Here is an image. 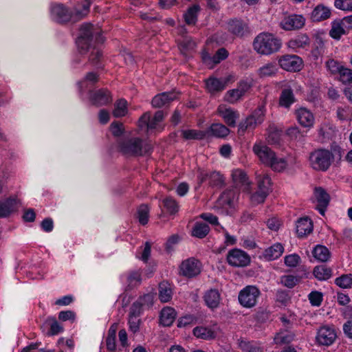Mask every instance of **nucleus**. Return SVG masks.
Instances as JSON below:
<instances>
[{"mask_svg": "<svg viewBox=\"0 0 352 352\" xmlns=\"http://www.w3.org/2000/svg\"><path fill=\"white\" fill-rule=\"evenodd\" d=\"M100 33L99 28L95 27L91 23H84L80 26L79 36L76 41L80 54H85L90 49H93L89 60L93 65L98 67H100L99 63L102 54L96 48V44L102 43L104 41Z\"/></svg>", "mask_w": 352, "mask_h": 352, "instance_id": "1", "label": "nucleus"}, {"mask_svg": "<svg viewBox=\"0 0 352 352\" xmlns=\"http://www.w3.org/2000/svg\"><path fill=\"white\" fill-rule=\"evenodd\" d=\"M118 149L126 157H142L150 155L153 146L146 139L131 134L124 135L117 140Z\"/></svg>", "mask_w": 352, "mask_h": 352, "instance_id": "2", "label": "nucleus"}, {"mask_svg": "<svg viewBox=\"0 0 352 352\" xmlns=\"http://www.w3.org/2000/svg\"><path fill=\"white\" fill-rule=\"evenodd\" d=\"M253 151L264 164L270 166L275 171H282L287 166V162L283 157H278L267 146L258 143L253 146Z\"/></svg>", "mask_w": 352, "mask_h": 352, "instance_id": "3", "label": "nucleus"}, {"mask_svg": "<svg viewBox=\"0 0 352 352\" xmlns=\"http://www.w3.org/2000/svg\"><path fill=\"white\" fill-rule=\"evenodd\" d=\"M281 45V41L268 32L258 34L253 41L254 50L262 55L274 54L280 50Z\"/></svg>", "mask_w": 352, "mask_h": 352, "instance_id": "4", "label": "nucleus"}, {"mask_svg": "<svg viewBox=\"0 0 352 352\" xmlns=\"http://www.w3.org/2000/svg\"><path fill=\"white\" fill-rule=\"evenodd\" d=\"M334 159L332 152L325 148H318L309 154V163L311 168L318 171H327Z\"/></svg>", "mask_w": 352, "mask_h": 352, "instance_id": "5", "label": "nucleus"}, {"mask_svg": "<svg viewBox=\"0 0 352 352\" xmlns=\"http://www.w3.org/2000/svg\"><path fill=\"white\" fill-rule=\"evenodd\" d=\"M239 192L235 189L225 190L219 197L215 207L221 210L222 213L229 214V210L234 208L238 200Z\"/></svg>", "mask_w": 352, "mask_h": 352, "instance_id": "6", "label": "nucleus"}, {"mask_svg": "<svg viewBox=\"0 0 352 352\" xmlns=\"http://www.w3.org/2000/svg\"><path fill=\"white\" fill-rule=\"evenodd\" d=\"M261 292L259 289L252 285L246 286L239 294L240 304L246 308H251L256 305Z\"/></svg>", "mask_w": 352, "mask_h": 352, "instance_id": "7", "label": "nucleus"}, {"mask_svg": "<svg viewBox=\"0 0 352 352\" xmlns=\"http://www.w3.org/2000/svg\"><path fill=\"white\" fill-rule=\"evenodd\" d=\"M264 117L265 115L262 108H257L244 121L239 123L238 133L243 134L248 129H255L257 125L261 124L264 121Z\"/></svg>", "mask_w": 352, "mask_h": 352, "instance_id": "8", "label": "nucleus"}, {"mask_svg": "<svg viewBox=\"0 0 352 352\" xmlns=\"http://www.w3.org/2000/svg\"><path fill=\"white\" fill-rule=\"evenodd\" d=\"M227 261L233 267H243L250 264V256L245 252L235 248L228 252Z\"/></svg>", "mask_w": 352, "mask_h": 352, "instance_id": "9", "label": "nucleus"}, {"mask_svg": "<svg viewBox=\"0 0 352 352\" xmlns=\"http://www.w3.org/2000/svg\"><path fill=\"white\" fill-rule=\"evenodd\" d=\"M180 274L187 278H193L199 275L201 270V264L199 260L191 257L181 263Z\"/></svg>", "mask_w": 352, "mask_h": 352, "instance_id": "10", "label": "nucleus"}, {"mask_svg": "<svg viewBox=\"0 0 352 352\" xmlns=\"http://www.w3.org/2000/svg\"><path fill=\"white\" fill-rule=\"evenodd\" d=\"M52 19L59 23L68 22L72 18V12L62 3L53 4L51 6Z\"/></svg>", "mask_w": 352, "mask_h": 352, "instance_id": "11", "label": "nucleus"}, {"mask_svg": "<svg viewBox=\"0 0 352 352\" xmlns=\"http://www.w3.org/2000/svg\"><path fill=\"white\" fill-rule=\"evenodd\" d=\"M280 67L289 72H297L301 69L302 59L296 55H285L278 60Z\"/></svg>", "mask_w": 352, "mask_h": 352, "instance_id": "12", "label": "nucleus"}, {"mask_svg": "<svg viewBox=\"0 0 352 352\" xmlns=\"http://www.w3.org/2000/svg\"><path fill=\"white\" fill-rule=\"evenodd\" d=\"M336 338V333L333 328L323 326L318 330L316 338L318 344L329 346L333 343Z\"/></svg>", "mask_w": 352, "mask_h": 352, "instance_id": "13", "label": "nucleus"}, {"mask_svg": "<svg viewBox=\"0 0 352 352\" xmlns=\"http://www.w3.org/2000/svg\"><path fill=\"white\" fill-rule=\"evenodd\" d=\"M228 32L238 37H243L250 34L247 23L241 19H231L228 23Z\"/></svg>", "mask_w": 352, "mask_h": 352, "instance_id": "14", "label": "nucleus"}, {"mask_svg": "<svg viewBox=\"0 0 352 352\" xmlns=\"http://www.w3.org/2000/svg\"><path fill=\"white\" fill-rule=\"evenodd\" d=\"M90 101L93 105L100 107L111 103L113 98L107 89H100L90 94Z\"/></svg>", "mask_w": 352, "mask_h": 352, "instance_id": "15", "label": "nucleus"}, {"mask_svg": "<svg viewBox=\"0 0 352 352\" xmlns=\"http://www.w3.org/2000/svg\"><path fill=\"white\" fill-rule=\"evenodd\" d=\"M305 19L302 15L291 14L280 22V27L285 30H295L305 25Z\"/></svg>", "mask_w": 352, "mask_h": 352, "instance_id": "16", "label": "nucleus"}, {"mask_svg": "<svg viewBox=\"0 0 352 352\" xmlns=\"http://www.w3.org/2000/svg\"><path fill=\"white\" fill-rule=\"evenodd\" d=\"M199 184H202L207 180L209 181V184L212 186H221L223 184V180L222 175L216 171L213 172H201L198 176Z\"/></svg>", "mask_w": 352, "mask_h": 352, "instance_id": "17", "label": "nucleus"}, {"mask_svg": "<svg viewBox=\"0 0 352 352\" xmlns=\"http://www.w3.org/2000/svg\"><path fill=\"white\" fill-rule=\"evenodd\" d=\"M177 94L175 91L163 92L156 95L152 100V105L155 108H160L168 105L171 101L175 100Z\"/></svg>", "mask_w": 352, "mask_h": 352, "instance_id": "18", "label": "nucleus"}, {"mask_svg": "<svg viewBox=\"0 0 352 352\" xmlns=\"http://www.w3.org/2000/svg\"><path fill=\"white\" fill-rule=\"evenodd\" d=\"M232 176L235 188L241 189L243 191L249 190L250 182L244 171L236 169L232 172Z\"/></svg>", "mask_w": 352, "mask_h": 352, "instance_id": "19", "label": "nucleus"}, {"mask_svg": "<svg viewBox=\"0 0 352 352\" xmlns=\"http://www.w3.org/2000/svg\"><path fill=\"white\" fill-rule=\"evenodd\" d=\"M218 111L228 126L234 127L236 126V120L239 118V113L237 111L231 108H219Z\"/></svg>", "mask_w": 352, "mask_h": 352, "instance_id": "20", "label": "nucleus"}, {"mask_svg": "<svg viewBox=\"0 0 352 352\" xmlns=\"http://www.w3.org/2000/svg\"><path fill=\"white\" fill-rule=\"evenodd\" d=\"M296 118L299 124L303 127H311L314 123V117L312 113L305 108H300L296 111Z\"/></svg>", "mask_w": 352, "mask_h": 352, "instance_id": "21", "label": "nucleus"}, {"mask_svg": "<svg viewBox=\"0 0 352 352\" xmlns=\"http://www.w3.org/2000/svg\"><path fill=\"white\" fill-rule=\"evenodd\" d=\"M313 230V223L308 217L299 219L296 222V233L299 237L310 234Z\"/></svg>", "mask_w": 352, "mask_h": 352, "instance_id": "22", "label": "nucleus"}, {"mask_svg": "<svg viewBox=\"0 0 352 352\" xmlns=\"http://www.w3.org/2000/svg\"><path fill=\"white\" fill-rule=\"evenodd\" d=\"M228 81V80L209 78L206 80V87L210 93L214 94L223 91L226 88Z\"/></svg>", "mask_w": 352, "mask_h": 352, "instance_id": "23", "label": "nucleus"}, {"mask_svg": "<svg viewBox=\"0 0 352 352\" xmlns=\"http://www.w3.org/2000/svg\"><path fill=\"white\" fill-rule=\"evenodd\" d=\"M176 311L172 307H165L160 313V322L164 327H170L176 318Z\"/></svg>", "mask_w": 352, "mask_h": 352, "instance_id": "24", "label": "nucleus"}, {"mask_svg": "<svg viewBox=\"0 0 352 352\" xmlns=\"http://www.w3.org/2000/svg\"><path fill=\"white\" fill-rule=\"evenodd\" d=\"M284 252L283 246L279 243H275L265 250L263 256L267 261H273L279 258Z\"/></svg>", "mask_w": 352, "mask_h": 352, "instance_id": "25", "label": "nucleus"}, {"mask_svg": "<svg viewBox=\"0 0 352 352\" xmlns=\"http://www.w3.org/2000/svg\"><path fill=\"white\" fill-rule=\"evenodd\" d=\"M206 305L211 308H217L220 302V294L216 289H210L208 290L204 296Z\"/></svg>", "mask_w": 352, "mask_h": 352, "instance_id": "26", "label": "nucleus"}, {"mask_svg": "<svg viewBox=\"0 0 352 352\" xmlns=\"http://www.w3.org/2000/svg\"><path fill=\"white\" fill-rule=\"evenodd\" d=\"M331 10L323 5L317 6L311 12V19L313 21H321L329 19Z\"/></svg>", "mask_w": 352, "mask_h": 352, "instance_id": "27", "label": "nucleus"}, {"mask_svg": "<svg viewBox=\"0 0 352 352\" xmlns=\"http://www.w3.org/2000/svg\"><path fill=\"white\" fill-rule=\"evenodd\" d=\"M142 283V275L139 270L129 272L126 277V286L125 291H131L140 285Z\"/></svg>", "mask_w": 352, "mask_h": 352, "instance_id": "28", "label": "nucleus"}, {"mask_svg": "<svg viewBox=\"0 0 352 352\" xmlns=\"http://www.w3.org/2000/svg\"><path fill=\"white\" fill-rule=\"evenodd\" d=\"M230 132V129L223 124L214 123L211 124L209 130L206 133V134L210 133L212 136L216 138H224L228 135Z\"/></svg>", "mask_w": 352, "mask_h": 352, "instance_id": "29", "label": "nucleus"}, {"mask_svg": "<svg viewBox=\"0 0 352 352\" xmlns=\"http://www.w3.org/2000/svg\"><path fill=\"white\" fill-rule=\"evenodd\" d=\"M313 256L318 261L327 262L331 256L329 249L322 245H317L312 250Z\"/></svg>", "mask_w": 352, "mask_h": 352, "instance_id": "30", "label": "nucleus"}, {"mask_svg": "<svg viewBox=\"0 0 352 352\" xmlns=\"http://www.w3.org/2000/svg\"><path fill=\"white\" fill-rule=\"evenodd\" d=\"M295 101L296 99L291 89H284L282 90L279 98L280 106L288 109Z\"/></svg>", "mask_w": 352, "mask_h": 352, "instance_id": "31", "label": "nucleus"}, {"mask_svg": "<svg viewBox=\"0 0 352 352\" xmlns=\"http://www.w3.org/2000/svg\"><path fill=\"white\" fill-rule=\"evenodd\" d=\"M310 39L307 34H301L291 39L288 42V46L292 49L305 48L309 45Z\"/></svg>", "mask_w": 352, "mask_h": 352, "instance_id": "32", "label": "nucleus"}, {"mask_svg": "<svg viewBox=\"0 0 352 352\" xmlns=\"http://www.w3.org/2000/svg\"><path fill=\"white\" fill-rule=\"evenodd\" d=\"M348 34L342 24L340 19L335 20L331 23V28L329 31L331 37L336 40H339L342 35Z\"/></svg>", "mask_w": 352, "mask_h": 352, "instance_id": "33", "label": "nucleus"}, {"mask_svg": "<svg viewBox=\"0 0 352 352\" xmlns=\"http://www.w3.org/2000/svg\"><path fill=\"white\" fill-rule=\"evenodd\" d=\"M282 131L275 126H270L268 129L267 138V142L271 145H280L281 142Z\"/></svg>", "mask_w": 352, "mask_h": 352, "instance_id": "34", "label": "nucleus"}, {"mask_svg": "<svg viewBox=\"0 0 352 352\" xmlns=\"http://www.w3.org/2000/svg\"><path fill=\"white\" fill-rule=\"evenodd\" d=\"M200 11L199 5L195 4L190 7L184 14V19L186 24L195 25L197 21V15Z\"/></svg>", "mask_w": 352, "mask_h": 352, "instance_id": "35", "label": "nucleus"}, {"mask_svg": "<svg viewBox=\"0 0 352 352\" xmlns=\"http://www.w3.org/2000/svg\"><path fill=\"white\" fill-rule=\"evenodd\" d=\"M314 276L319 280H327L332 276V270L326 265L316 266L313 271Z\"/></svg>", "mask_w": 352, "mask_h": 352, "instance_id": "36", "label": "nucleus"}, {"mask_svg": "<svg viewBox=\"0 0 352 352\" xmlns=\"http://www.w3.org/2000/svg\"><path fill=\"white\" fill-rule=\"evenodd\" d=\"M173 296L172 289L166 282H162L159 285V298L162 302H167Z\"/></svg>", "mask_w": 352, "mask_h": 352, "instance_id": "37", "label": "nucleus"}, {"mask_svg": "<svg viewBox=\"0 0 352 352\" xmlns=\"http://www.w3.org/2000/svg\"><path fill=\"white\" fill-rule=\"evenodd\" d=\"M239 347L245 352H264L263 348L254 341L240 340Z\"/></svg>", "mask_w": 352, "mask_h": 352, "instance_id": "38", "label": "nucleus"}, {"mask_svg": "<svg viewBox=\"0 0 352 352\" xmlns=\"http://www.w3.org/2000/svg\"><path fill=\"white\" fill-rule=\"evenodd\" d=\"M210 231V227L206 223L197 222L192 231V235L193 236L203 239L204 238Z\"/></svg>", "mask_w": 352, "mask_h": 352, "instance_id": "39", "label": "nucleus"}, {"mask_svg": "<svg viewBox=\"0 0 352 352\" xmlns=\"http://www.w3.org/2000/svg\"><path fill=\"white\" fill-rule=\"evenodd\" d=\"M193 334L197 338L204 340H210L215 337V333L212 330L204 327H195L193 329Z\"/></svg>", "mask_w": 352, "mask_h": 352, "instance_id": "40", "label": "nucleus"}, {"mask_svg": "<svg viewBox=\"0 0 352 352\" xmlns=\"http://www.w3.org/2000/svg\"><path fill=\"white\" fill-rule=\"evenodd\" d=\"M278 71L276 64L268 63L258 69V75L261 77H267L274 75Z\"/></svg>", "mask_w": 352, "mask_h": 352, "instance_id": "41", "label": "nucleus"}, {"mask_svg": "<svg viewBox=\"0 0 352 352\" xmlns=\"http://www.w3.org/2000/svg\"><path fill=\"white\" fill-rule=\"evenodd\" d=\"M314 195L316 198L318 204H320V206L329 205L330 197L324 188L321 187L316 188Z\"/></svg>", "mask_w": 352, "mask_h": 352, "instance_id": "42", "label": "nucleus"}, {"mask_svg": "<svg viewBox=\"0 0 352 352\" xmlns=\"http://www.w3.org/2000/svg\"><path fill=\"white\" fill-rule=\"evenodd\" d=\"M15 201L14 199H7L4 201H0V218L6 217L13 210Z\"/></svg>", "mask_w": 352, "mask_h": 352, "instance_id": "43", "label": "nucleus"}, {"mask_svg": "<svg viewBox=\"0 0 352 352\" xmlns=\"http://www.w3.org/2000/svg\"><path fill=\"white\" fill-rule=\"evenodd\" d=\"M126 100L124 99H120L115 103V108L113 111V115L116 118H120L124 116L127 113Z\"/></svg>", "mask_w": 352, "mask_h": 352, "instance_id": "44", "label": "nucleus"}, {"mask_svg": "<svg viewBox=\"0 0 352 352\" xmlns=\"http://www.w3.org/2000/svg\"><path fill=\"white\" fill-rule=\"evenodd\" d=\"M206 135V133L202 131L192 129L182 131V137L186 140H202Z\"/></svg>", "mask_w": 352, "mask_h": 352, "instance_id": "45", "label": "nucleus"}, {"mask_svg": "<svg viewBox=\"0 0 352 352\" xmlns=\"http://www.w3.org/2000/svg\"><path fill=\"white\" fill-rule=\"evenodd\" d=\"M163 206L167 212L170 214H174L179 210L177 202L170 197H166L163 200Z\"/></svg>", "mask_w": 352, "mask_h": 352, "instance_id": "46", "label": "nucleus"}, {"mask_svg": "<svg viewBox=\"0 0 352 352\" xmlns=\"http://www.w3.org/2000/svg\"><path fill=\"white\" fill-rule=\"evenodd\" d=\"M294 338V335L290 332H280L274 337V342L277 344H288Z\"/></svg>", "mask_w": 352, "mask_h": 352, "instance_id": "47", "label": "nucleus"}, {"mask_svg": "<svg viewBox=\"0 0 352 352\" xmlns=\"http://www.w3.org/2000/svg\"><path fill=\"white\" fill-rule=\"evenodd\" d=\"M148 213L149 208L148 206L146 204H142L140 206L138 210V218L139 222L144 226L148 221Z\"/></svg>", "mask_w": 352, "mask_h": 352, "instance_id": "48", "label": "nucleus"}, {"mask_svg": "<svg viewBox=\"0 0 352 352\" xmlns=\"http://www.w3.org/2000/svg\"><path fill=\"white\" fill-rule=\"evenodd\" d=\"M46 323L50 326V329L47 333L48 336L57 335L63 331V327L54 318H48L46 320Z\"/></svg>", "mask_w": 352, "mask_h": 352, "instance_id": "49", "label": "nucleus"}, {"mask_svg": "<svg viewBox=\"0 0 352 352\" xmlns=\"http://www.w3.org/2000/svg\"><path fill=\"white\" fill-rule=\"evenodd\" d=\"M335 283L342 288H351L352 287V274H344L336 278Z\"/></svg>", "mask_w": 352, "mask_h": 352, "instance_id": "50", "label": "nucleus"}, {"mask_svg": "<svg viewBox=\"0 0 352 352\" xmlns=\"http://www.w3.org/2000/svg\"><path fill=\"white\" fill-rule=\"evenodd\" d=\"M243 96V95H242L241 91H239V89L236 88L227 91L225 96V100L227 102L233 104L237 102Z\"/></svg>", "mask_w": 352, "mask_h": 352, "instance_id": "51", "label": "nucleus"}, {"mask_svg": "<svg viewBox=\"0 0 352 352\" xmlns=\"http://www.w3.org/2000/svg\"><path fill=\"white\" fill-rule=\"evenodd\" d=\"M297 282V278L292 275H285L280 278V283L289 289L294 287Z\"/></svg>", "mask_w": 352, "mask_h": 352, "instance_id": "52", "label": "nucleus"}, {"mask_svg": "<svg viewBox=\"0 0 352 352\" xmlns=\"http://www.w3.org/2000/svg\"><path fill=\"white\" fill-rule=\"evenodd\" d=\"M228 52L224 47L219 49L212 57V63H219L221 60H225L228 56Z\"/></svg>", "mask_w": 352, "mask_h": 352, "instance_id": "53", "label": "nucleus"}, {"mask_svg": "<svg viewBox=\"0 0 352 352\" xmlns=\"http://www.w3.org/2000/svg\"><path fill=\"white\" fill-rule=\"evenodd\" d=\"M340 80L343 83H351L352 82V69L344 67L342 66L340 72Z\"/></svg>", "mask_w": 352, "mask_h": 352, "instance_id": "54", "label": "nucleus"}, {"mask_svg": "<svg viewBox=\"0 0 352 352\" xmlns=\"http://www.w3.org/2000/svg\"><path fill=\"white\" fill-rule=\"evenodd\" d=\"M268 194H266V190H258L255 193L251 195V201L254 204H258L264 202Z\"/></svg>", "mask_w": 352, "mask_h": 352, "instance_id": "55", "label": "nucleus"}, {"mask_svg": "<svg viewBox=\"0 0 352 352\" xmlns=\"http://www.w3.org/2000/svg\"><path fill=\"white\" fill-rule=\"evenodd\" d=\"M309 300L311 305L318 307L322 301V294L320 292H311L309 294Z\"/></svg>", "mask_w": 352, "mask_h": 352, "instance_id": "56", "label": "nucleus"}, {"mask_svg": "<svg viewBox=\"0 0 352 352\" xmlns=\"http://www.w3.org/2000/svg\"><path fill=\"white\" fill-rule=\"evenodd\" d=\"M334 6L340 10L352 11V0H335Z\"/></svg>", "mask_w": 352, "mask_h": 352, "instance_id": "57", "label": "nucleus"}, {"mask_svg": "<svg viewBox=\"0 0 352 352\" xmlns=\"http://www.w3.org/2000/svg\"><path fill=\"white\" fill-rule=\"evenodd\" d=\"M142 307L141 302L138 300L134 302L130 308L129 317L138 318L142 312Z\"/></svg>", "mask_w": 352, "mask_h": 352, "instance_id": "58", "label": "nucleus"}, {"mask_svg": "<svg viewBox=\"0 0 352 352\" xmlns=\"http://www.w3.org/2000/svg\"><path fill=\"white\" fill-rule=\"evenodd\" d=\"M337 118L340 120H346L350 115L349 106L338 107L336 110Z\"/></svg>", "mask_w": 352, "mask_h": 352, "instance_id": "59", "label": "nucleus"}, {"mask_svg": "<svg viewBox=\"0 0 352 352\" xmlns=\"http://www.w3.org/2000/svg\"><path fill=\"white\" fill-rule=\"evenodd\" d=\"M270 187V178L268 176H263L258 180V190H266V194H269Z\"/></svg>", "mask_w": 352, "mask_h": 352, "instance_id": "60", "label": "nucleus"}, {"mask_svg": "<svg viewBox=\"0 0 352 352\" xmlns=\"http://www.w3.org/2000/svg\"><path fill=\"white\" fill-rule=\"evenodd\" d=\"M327 69L332 74L339 73L342 66L340 65L339 63L333 59H330L326 62Z\"/></svg>", "mask_w": 352, "mask_h": 352, "instance_id": "61", "label": "nucleus"}, {"mask_svg": "<svg viewBox=\"0 0 352 352\" xmlns=\"http://www.w3.org/2000/svg\"><path fill=\"white\" fill-rule=\"evenodd\" d=\"M300 260V256L296 254H290L285 257V263L289 267H296Z\"/></svg>", "mask_w": 352, "mask_h": 352, "instance_id": "62", "label": "nucleus"}, {"mask_svg": "<svg viewBox=\"0 0 352 352\" xmlns=\"http://www.w3.org/2000/svg\"><path fill=\"white\" fill-rule=\"evenodd\" d=\"M76 314L71 310L62 311L58 314V319L62 321L74 320Z\"/></svg>", "mask_w": 352, "mask_h": 352, "instance_id": "63", "label": "nucleus"}, {"mask_svg": "<svg viewBox=\"0 0 352 352\" xmlns=\"http://www.w3.org/2000/svg\"><path fill=\"white\" fill-rule=\"evenodd\" d=\"M196 43L191 38H186L180 43V47L182 51L192 50L195 49Z\"/></svg>", "mask_w": 352, "mask_h": 352, "instance_id": "64", "label": "nucleus"}]
</instances>
